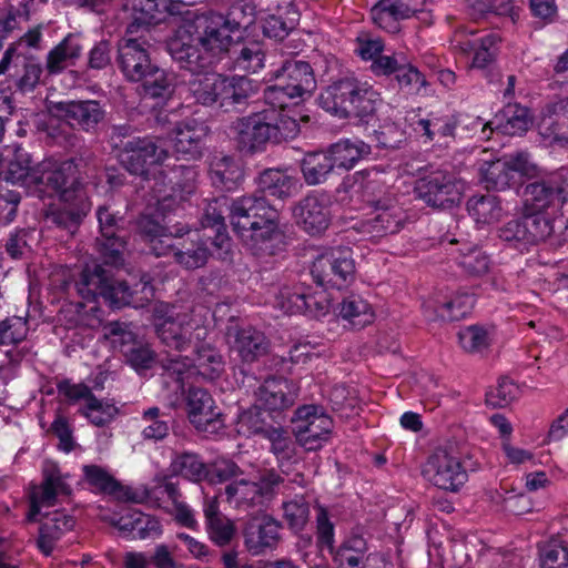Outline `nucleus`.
I'll return each instance as SVG.
<instances>
[{
  "label": "nucleus",
  "mask_w": 568,
  "mask_h": 568,
  "mask_svg": "<svg viewBox=\"0 0 568 568\" xmlns=\"http://www.w3.org/2000/svg\"><path fill=\"white\" fill-rule=\"evenodd\" d=\"M162 144H145L143 148L132 149L123 156L122 162L128 170L135 174H144L148 172L146 166L159 163L165 156Z\"/></svg>",
  "instance_id": "37998d69"
},
{
  "label": "nucleus",
  "mask_w": 568,
  "mask_h": 568,
  "mask_svg": "<svg viewBox=\"0 0 568 568\" xmlns=\"http://www.w3.org/2000/svg\"><path fill=\"white\" fill-rule=\"evenodd\" d=\"M317 284L342 288L354 280L355 262L348 247H338L320 255L312 265Z\"/></svg>",
  "instance_id": "6e6552de"
},
{
  "label": "nucleus",
  "mask_w": 568,
  "mask_h": 568,
  "mask_svg": "<svg viewBox=\"0 0 568 568\" xmlns=\"http://www.w3.org/2000/svg\"><path fill=\"white\" fill-rule=\"evenodd\" d=\"M193 362L196 375L209 381L219 378L225 367L223 356L210 344L196 347Z\"/></svg>",
  "instance_id": "ea45409f"
},
{
  "label": "nucleus",
  "mask_w": 568,
  "mask_h": 568,
  "mask_svg": "<svg viewBox=\"0 0 568 568\" xmlns=\"http://www.w3.org/2000/svg\"><path fill=\"white\" fill-rule=\"evenodd\" d=\"M160 0H126V6L133 10L132 21L126 30L130 34L151 33V29L156 24L155 13L159 12Z\"/></svg>",
  "instance_id": "58836bf2"
},
{
  "label": "nucleus",
  "mask_w": 568,
  "mask_h": 568,
  "mask_svg": "<svg viewBox=\"0 0 568 568\" xmlns=\"http://www.w3.org/2000/svg\"><path fill=\"white\" fill-rule=\"evenodd\" d=\"M501 116L505 123H499L498 129L507 135H521L532 125V115L530 110L518 103H508L501 110Z\"/></svg>",
  "instance_id": "a18cd8bd"
},
{
  "label": "nucleus",
  "mask_w": 568,
  "mask_h": 568,
  "mask_svg": "<svg viewBox=\"0 0 568 568\" xmlns=\"http://www.w3.org/2000/svg\"><path fill=\"white\" fill-rule=\"evenodd\" d=\"M163 368L169 377L175 378L176 389H183L184 381L196 375L193 359L180 355L168 358L163 363Z\"/></svg>",
  "instance_id": "13d9d810"
},
{
  "label": "nucleus",
  "mask_w": 568,
  "mask_h": 568,
  "mask_svg": "<svg viewBox=\"0 0 568 568\" xmlns=\"http://www.w3.org/2000/svg\"><path fill=\"white\" fill-rule=\"evenodd\" d=\"M275 77L280 80V90L288 91V98H302L316 87L313 69L306 61L287 60Z\"/></svg>",
  "instance_id": "6ab92c4d"
},
{
  "label": "nucleus",
  "mask_w": 568,
  "mask_h": 568,
  "mask_svg": "<svg viewBox=\"0 0 568 568\" xmlns=\"http://www.w3.org/2000/svg\"><path fill=\"white\" fill-rule=\"evenodd\" d=\"M227 336L231 352L244 363H253L267 353L266 337L253 327L230 329Z\"/></svg>",
  "instance_id": "a878e982"
},
{
  "label": "nucleus",
  "mask_w": 568,
  "mask_h": 568,
  "mask_svg": "<svg viewBox=\"0 0 568 568\" xmlns=\"http://www.w3.org/2000/svg\"><path fill=\"white\" fill-rule=\"evenodd\" d=\"M79 295L87 301L102 296L111 307H143L154 296L150 277L143 275L141 281L130 288L124 282L113 281L108 272L99 266H87L75 284Z\"/></svg>",
  "instance_id": "f03ea898"
},
{
  "label": "nucleus",
  "mask_w": 568,
  "mask_h": 568,
  "mask_svg": "<svg viewBox=\"0 0 568 568\" xmlns=\"http://www.w3.org/2000/svg\"><path fill=\"white\" fill-rule=\"evenodd\" d=\"M75 520L63 510H55L45 514L44 520L40 527L38 539L39 549L50 556L54 549L55 541L67 531L74 527Z\"/></svg>",
  "instance_id": "7c9ffc66"
},
{
  "label": "nucleus",
  "mask_w": 568,
  "mask_h": 568,
  "mask_svg": "<svg viewBox=\"0 0 568 568\" xmlns=\"http://www.w3.org/2000/svg\"><path fill=\"white\" fill-rule=\"evenodd\" d=\"M87 483L95 490L103 493H113L116 489V481L102 467L97 465H87L83 467Z\"/></svg>",
  "instance_id": "69168bd1"
},
{
  "label": "nucleus",
  "mask_w": 568,
  "mask_h": 568,
  "mask_svg": "<svg viewBox=\"0 0 568 568\" xmlns=\"http://www.w3.org/2000/svg\"><path fill=\"white\" fill-rule=\"evenodd\" d=\"M524 217L527 229L528 244H536L548 239L555 230V214L552 213H526Z\"/></svg>",
  "instance_id": "3c124183"
},
{
  "label": "nucleus",
  "mask_w": 568,
  "mask_h": 568,
  "mask_svg": "<svg viewBox=\"0 0 568 568\" xmlns=\"http://www.w3.org/2000/svg\"><path fill=\"white\" fill-rule=\"evenodd\" d=\"M191 32L195 33L201 47L213 55L227 51L232 45L233 30L229 26L224 14L209 11L196 16L192 21L184 23Z\"/></svg>",
  "instance_id": "f8f14e48"
},
{
  "label": "nucleus",
  "mask_w": 568,
  "mask_h": 568,
  "mask_svg": "<svg viewBox=\"0 0 568 568\" xmlns=\"http://www.w3.org/2000/svg\"><path fill=\"white\" fill-rule=\"evenodd\" d=\"M187 414L190 422L202 432H214L221 425L220 412H217L212 396L202 388L190 389L187 395Z\"/></svg>",
  "instance_id": "5701e85b"
},
{
  "label": "nucleus",
  "mask_w": 568,
  "mask_h": 568,
  "mask_svg": "<svg viewBox=\"0 0 568 568\" xmlns=\"http://www.w3.org/2000/svg\"><path fill=\"white\" fill-rule=\"evenodd\" d=\"M312 304H317L314 297L297 287L285 286L276 294V306L287 314L312 313Z\"/></svg>",
  "instance_id": "09e8293b"
},
{
  "label": "nucleus",
  "mask_w": 568,
  "mask_h": 568,
  "mask_svg": "<svg viewBox=\"0 0 568 568\" xmlns=\"http://www.w3.org/2000/svg\"><path fill=\"white\" fill-rule=\"evenodd\" d=\"M232 132L239 142H270L294 139L298 123L291 118L281 120L280 124H271L263 112L243 116L233 122Z\"/></svg>",
  "instance_id": "0eeeda50"
},
{
  "label": "nucleus",
  "mask_w": 568,
  "mask_h": 568,
  "mask_svg": "<svg viewBox=\"0 0 568 568\" xmlns=\"http://www.w3.org/2000/svg\"><path fill=\"white\" fill-rule=\"evenodd\" d=\"M293 216L297 225L311 235L323 233L331 223V199L327 194L313 192L294 206Z\"/></svg>",
  "instance_id": "4468645a"
},
{
  "label": "nucleus",
  "mask_w": 568,
  "mask_h": 568,
  "mask_svg": "<svg viewBox=\"0 0 568 568\" xmlns=\"http://www.w3.org/2000/svg\"><path fill=\"white\" fill-rule=\"evenodd\" d=\"M562 203L561 189L550 182L529 183L524 190V211L526 213L555 214Z\"/></svg>",
  "instance_id": "b1692460"
},
{
  "label": "nucleus",
  "mask_w": 568,
  "mask_h": 568,
  "mask_svg": "<svg viewBox=\"0 0 568 568\" xmlns=\"http://www.w3.org/2000/svg\"><path fill=\"white\" fill-rule=\"evenodd\" d=\"M49 111L65 120L70 126L85 132L94 131L105 115L102 105L95 100L50 102Z\"/></svg>",
  "instance_id": "f3484780"
},
{
  "label": "nucleus",
  "mask_w": 568,
  "mask_h": 568,
  "mask_svg": "<svg viewBox=\"0 0 568 568\" xmlns=\"http://www.w3.org/2000/svg\"><path fill=\"white\" fill-rule=\"evenodd\" d=\"M260 186L270 195L284 199L298 191L300 182L283 171L270 169L261 174Z\"/></svg>",
  "instance_id": "a19ab883"
},
{
  "label": "nucleus",
  "mask_w": 568,
  "mask_h": 568,
  "mask_svg": "<svg viewBox=\"0 0 568 568\" xmlns=\"http://www.w3.org/2000/svg\"><path fill=\"white\" fill-rule=\"evenodd\" d=\"M103 336L110 341L113 347L123 349L135 345V334L130 329V325L120 322H111L103 326Z\"/></svg>",
  "instance_id": "6e6d98bb"
},
{
  "label": "nucleus",
  "mask_w": 568,
  "mask_h": 568,
  "mask_svg": "<svg viewBox=\"0 0 568 568\" xmlns=\"http://www.w3.org/2000/svg\"><path fill=\"white\" fill-rule=\"evenodd\" d=\"M481 175L486 187L495 191H505L518 184L507 155L486 163L481 169Z\"/></svg>",
  "instance_id": "4c0bfd02"
},
{
  "label": "nucleus",
  "mask_w": 568,
  "mask_h": 568,
  "mask_svg": "<svg viewBox=\"0 0 568 568\" xmlns=\"http://www.w3.org/2000/svg\"><path fill=\"white\" fill-rule=\"evenodd\" d=\"M226 499L234 508L247 510L265 501L255 480H234L225 487Z\"/></svg>",
  "instance_id": "c9c22d12"
},
{
  "label": "nucleus",
  "mask_w": 568,
  "mask_h": 568,
  "mask_svg": "<svg viewBox=\"0 0 568 568\" xmlns=\"http://www.w3.org/2000/svg\"><path fill=\"white\" fill-rule=\"evenodd\" d=\"M27 334V321L22 317L14 316L0 323V343L3 345L18 344Z\"/></svg>",
  "instance_id": "e2e57ef3"
},
{
  "label": "nucleus",
  "mask_w": 568,
  "mask_h": 568,
  "mask_svg": "<svg viewBox=\"0 0 568 568\" xmlns=\"http://www.w3.org/2000/svg\"><path fill=\"white\" fill-rule=\"evenodd\" d=\"M422 475L429 484L447 491H458L467 481L459 458L446 449H437L427 457Z\"/></svg>",
  "instance_id": "1a4fd4ad"
},
{
  "label": "nucleus",
  "mask_w": 568,
  "mask_h": 568,
  "mask_svg": "<svg viewBox=\"0 0 568 568\" xmlns=\"http://www.w3.org/2000/svg\"><path fill=\"white\" fill-rule=\"evenodd\" d=\"M136 82L141 83L144 97L151 99H168L174 91L173 78L155 63Z\"/></svg>",
  "instance_id": "e433bc0d"
},
{
  "label": "nucleus",
  "mask_w": 568,
  "mask_h": 568,
  "mask_svg": "<svg viewBox=\"0 0 568 568\" xmlns=\"http://www.w3.org/2000/svg\"><path fill=\"white\" fill-rule=\"evenodd\" d=\"M172 467L175 473L192 481H200L209 475L205 465L196 455L192 454L178 456L172 463Z\"/></svg>",
  "instance_id": "5fc2aeb1"
},
{
  "label": "nucleus",
  "mask_w": 568,
  "mask_h": 568,
  "mask_svg": "<svg viewBox=\"0 0 568 568\" xmlns=\"http://www.w3.org/2000/svg\"><path fill=\"white\" fill-rule=\"evenodd\" d=\"M298 388L285 378L272 377L258 388V402L270 410H280L292 406L297 398Z\"/></svg>",
  "instance_id": "c85d7f7f"
},
{
  "label": "nucleus",
  "mask_w": 568,
  "mask_h": 568,
  "mask_svg": "<svg viewBox=\"0 0 568 568\" xmlns=\"http://www.w3.org/2000/svg\"><path fill=\"white\" fill-rule=\"evenodd\" d=\"M475 300L466 291H456L447 295H437L434 301L435 312L445 321H458L471 311Z\"/></svg>",
  "instance_id": "72a5a7b5"
},
{
  "label": "nucleus",
  "mask_w": 568,
  "mask_h": 568,
  "mask_svg": "<svg viewBox=\"0 0 568 568\" xmlns=\"http://www.w3.org/2000/svg\"><path fill=\"white\" fill-rule=\"evenodd\" d=\"M82 414L95 426L110 423L118 414V408L109 403L98 399L94 395L81 408Z\"/></svg>",
  "instance_id": "864d4df0"
},
{
  "label": "nucleus",
  "mask_w": 568,
  "mask_h": 568,
  "mask_svg": "<svg viewBox=\"0 0 568 568\" xmlns=\"http://www.w3.org/2000/svg\"><path fill=\"white\" fill-rule=\"evenodd\" d=\"M151 33L130 34L128 30L125 36L118 43V63L120 70L131 82L141 79L154 63L151 61L149 48L151 45Z\"/></svg>",
  "instance_id": "9d476101"
},
{
  "label": "nucleus",
  "mask_w": 568,
  "mask_h": 568,
  "mask_svg": "<svg viewBox=\"0 0 568 568\" xmlns=\"http://www.w3.org/2000/svg\"><path fill=\"white\" fill-rule=\"evenodd\" d=\"M371 152L369 144H332L327 149L334 168L351 169L362 158Z\"/></svg>",
  "instance_id": "603ef678"
},
{
  "label": "nucleus",
  "mask_w": 568,
  "mask_h": 568,
  "mask_svg": "<svg viewBox=\"0 0 568 568\" xmlns=\"http://www.w3.org/2000/svg\"><path fill=\"white\" fill-rule=\"evenodd\" d=\"M154 314L158 336L168 347L183 351L206 336L205 307L178 308L159 305Z\"/></svg>",
  "instance_id": "7ed1b4c3"
},
{
  "label": "nucleus",
  "mask_w": 568,
  "mask_h": 568,
  "mask_svg": "<svg viewBox=\"0 0 568 568\" xmlns=\"http://www.w3.org/2000/svg\"><path fill=\"white\" fill-rule=\"evenodd\" d=\"M539 559L541 568H568V549L551 540L540 548Z\"/></svg>",
  "instance_id": "4d7b16f0"
},
{
  "label": "nucleus",
  "mask_w": 568,
  "mask_h": 568,
  "mask_svg": "<svg viewBox=\"0 0 568 568\" xmlns=\"http://www.w3.org/2000/svg\"><path fill=\"white\" fill-rule=\"evenodd\" d=\"M226 52L235 70L255 73L264 67L265 51L258 41L234 42Z\"/></svg>",
  "instance_id": "2f4dec72"
},
{
  "label": "nucleus",
  "mask_w": 568,
  "mask_h": 568,
  "mask_svg": "<svg viewBox=\"0 0 568 568\" xmlns=\"http://www.w3.org/2000/svg\"><path fill=\"white\" fill-rule=\"evenodd\" d=\"M43 481L39 486H33L29 494L30 510L29 520H37L42 510L54 506L59 496H68L71 488L65 481V477L60 473L55 465H48L43 469Z\"/></svg>",
  "instance_id": "dca6fc26"
},
{
  "label": "nucleus",
  "mask_w": 568,
  "mask_h": 568,
  "mask_svg": "<svg viewBox=\"0 0 568 568\" xmlns=\"http://www.w3.org/2000/svg\"><path fill=\"white\" fill-rule=\"evenodd\" d=\"M254 94L253 81L248 78L221 74L216 104L224 112H240Z\"/></svg>",
  "instance_id": "412c9836"
},
{
  "label": "nucleus",
  "mask_w": 568,
  "mask_h": 568,
  "mask_svg": "<svg viewBox=\"0 0 568 568\" xmlns=\"http://www.w3.org/2000/svg\"><path fill=\"white\" fill-rule=\"evenodd\" d=\"M375 215L363 223L365 233L373 237L397 233L406 221L404 210L390 199L374 202Z\"/></svg>",
  "instance_id": "aec40b11"
},
{
  "label": "nucleus",
  "mask_w": 568,
  "mask_h": 568,
  "mask_svg": "<svg viewBox=\"0 0 568 568\" xmlns=\"http://www.w3.org/2000/svg\"><path fill=\"white\" fill-rule=\"evenodd\" d=\"M416 192L428 205L445 207L459 202L464 184L448 173L435 172L418 181Z\"/></svg>",
  "instance_id": "2eb2a0df"
},
{
  "label": "nucleus",
  "mask_w": 568,
  "mask_h": 568,
  "mask_svg": "<svg viewBox=\"0 0 568 568\" xmlns=\"http://www.w3.org/2000/svg\"><path fill=\"white\" fill-rule=\"evenodd\" d=\"M93 169L82 156L63 162L44 161L40 164V175H33L39 179L36 194L39 197L55 194L60 202H72L79 195H87L82 182Z\"/></svg>",
  "instance_id": "423d86ee"
},
{
  "label": "nucleus",
  "mask_w": 568,
  "mask_h": 568,
  "mask_svg": "<svg viewBox=\"0 0 568 568\" xmlns=\"http://www.w3.org/2000/svg\"><path fill=\"white\" fill-rule=\"evenodd\" d=\"M317 100L321 108L333 115L342 119L354 116L368 123L376 111L379 94L354 78H345L325 88Z\"/></svg>",
  "instance_id": "39448f33"
},
{
  "label": "nucleus",
  "mask_w": 568,
  "mask_h": 568,
  "mask_svg": "<svg viewBox=\"0 0 568 568\" xmlns=\"http://www.w3.org/2000/svg\"><path fill=\"white\" fill-rule=\"evenodd\" d=\"M498 236L501 241L507 242L515 247L529 245L525 217L511 220L504 224L498 230Z\"/></svg>",
  "instance_id": "338daca9"
},
{
  "label": "nucleus",
  "mask_w": 568,
  "mask_h": 568,
  "mask_svg": "<svg viewBox=\"0 0 568 568\" xmlns=\"http://www.w3.org/2000/svg\"><path fill=\"white\" fill-rule=\"evenodd\" d=\"M142 422L145 426L142 429V436L149 440H160L169 434L168 422L160 418V409L152 407L142 415Z\"/></svg>",
  "instance_id": "bf43d9fd"
},
{
  "label": "nucleus",
  "mask_w": 568,
  "mask_h": 568,
  "mask_svg": "<svg viewBox=\"0 0 568 568\" xmlns=\"http://www.w3.org/2000/svg\"><path fill=\"white\" fill-rule=\"evenodd\" d=\"M100 231L101 248L105 256H109L113 263L119 261L121 252L124 250L125 242L116 236L119 217L110 211L106 205L100 206L97 212Z\"/></svg>",
  "instance_id": "473e14b6"
},
{
  "label": "nucleus",
  "mask_w": 568,
  "mask_h": 568,
  "mask_svg": "<svg viewBox=\"0 0 568 568\" xmlns=\"http://www.w3.org/2000/svg\"><path fill=\"white\" fill-rule=\"evenodd\" d=\"M168 50L172 59L193 74L202 73L212 63L213 54L201 47L195 33L183 24L169 41Z\"/></svg>",
  "instance_id": "ddd939ff"
},
{
  "label": "nucleus",
  "mask_w": 568,
  "mask_h": 568,
  "mask_svg": "<svg viewBox=\"0 0 568 568\" xmlns=\"http://www.w3.org/2000/svg\"><path fill=\"white\" fill-rule=\"evenodd\" d=\"M139 230L156 256L172 252L175 262L185 268L202 267L209 258L207 241L197 231L190 233L189 239L176 246L172 241L173 237L181 236L180 232L169 231L149 216L140 219Z\"/></svg>",
  "instance_id": "20e7f679"
},
{
  "label": "nucleus",
  "mask_w": 568,
  "mask_h": 568,
  "mask_svg": "<svg viewBox=\"0 0 568 568\" xmlns=\"http://www.w3.org/2000/svg\"><path fill=\"white\" fill-rule=\"evenodd\" d=\"M203 515L205 519V530L210 540L219 547L230 545L236 535V526L232 519L221 513L216 496H205L203 501Z\"/></svg>",
  "instance_id": "bb28decb"
},
{
  "label": "nucleus",
  "mask_w": 568,
  "mask_h": 568,
  "mask_svg": "<svg viewBox=\"0 0 568 568\" xmlns=\"http://www.w3.org/2000/svg\"><path fill=\"white\" fill-rule=\"evenodd\" d=\"M300 12L293 7L288 6L278 14L268 16L263 23V33L275 40H284L300 22Z\"/></svg>",
  "instance_id": "79ce46f5"
},
{
  "label": "nucleus",
  "mask_w": 568,
  "mask_h": 568,
  "mask_svg": "<svg viewBox=\"0 0 568 568\" xmlns=\"http://www.w3.org/2000/svg\"><path fill=\"white\" fill-rule=\"evenodd\" d=\"M284 518L290 527L300 530L308 520L310 508L303 497H296L283 504Z\"/></svg>",
  "instance_id": "052dcab7"
},
{
  "label": "nucleus",
  "mask_w": 568,
  "mask_h": 568,
  "mask_svg": "<svg viewBox=\"0 0 568 568\" xmlns=\"http://www.w3.org/2000/svg\"><path fill=\"white\" fill-rule=\"evenodd\" d=\"M333 169L334 161L327 150L307 153L302 162L304 178L312 185L322 183Z\"/></svg>",
  "instance_id": "de8ad7c7"
},
{
  "label": "nucleus",
  "mask_w": 568,
  "mask_h": 568,
  "mask_svg": "<svg viewBox=\"0 0 568 568\" xmlns=\"http://www.w3.org/2000/svg\"><path fill=\"white\" fill-rule=\"evenodd\" d=\"M90 209L91 202L88 195H79L72 202H61L60 205L50 204L44 210V221L47 224L55 225L73 234Z\"/></svg>",
  "instance_id": "393cba45"
},
{
  "label": "nucleus",
  "mask_w": 568,
  "mask_h": 568,
  "mask_svg": "<svg viewBox=\"0 0 568 568\" xmlns=\"http://www.w3.org/2000/svg\"><path fill=\"white\" fill-rule=\"evenodd\" d=\"M467 211L475 223L480 226L496 223L505 215L500 199L493 194L471 196L467 201Z\"/></svg>",
  "instance_id": "f704fd0d"
},
{
  "label": "nucleus",
  "mask_w": 568,
  "mask_h": 568,
  "mask_svg": "<svg viewBox=\"0 0 568 568\" xmlns=\"http://www.w3.org/2000/svg\"><path fill=\"white\" fill-rule=\"evenodd\" d=\"M83 44L80 33H69L53 47L45 59L48 74L54 75L63 72L69 65H74L81 57Z\"/></svg>",
  "instance_id": "c756f323"
},
{
  "label": "nucleus",
  "mask_w": 568,
  "mask_h": 568,
  "mask_svg": "<svg viewBox=\"0 0 568 568\" xmlns=\"http://www.w3.org/2000/svg\"><path fill=\"white\" fill-rule=\"evenodd\" d=\"M280 524L268 516L254 518L244 529V544L252 555L274 548L280 541Z\"/></svg>",
  "instance_id": "cd10ccee"
},
{
  "label": "nucleus",
  "mask_w": 568,
  "mask_h": 568,
  "mask_svg": "<svg viewBox=\"0 0 568 568\" xmlns=\"http://www.w3.org/2000/svg\"><path fill=\"white\" fill-rule=\"evenodd\" d=\"M459 344L468 353H476L488 346L487 332L477 326H468L458 333Z\"/></svg>",
  "instance_id": "774afa93"
},
{
  "label": "nucleus",
  "mask_w": 568,
  "mask_h": 568,
  "mask_svg": "<svg viewBox=\"0 0 568 568\" xmlns=\"http://www.w3.org/2000/svg\"><path fill=\"white\" fill-rule=\"evenodd\" d=\"M339 316L355 327L373 323L375 313L372 305L358 295H349L339 305Z\"/></svg>",
  "instance_id": "c03bdc74"
},
{
  "label": "nucleus",
  "mask_w": 568,
  "mask_h": 568,
  "mask_svg": "<svg viewBox=\"0 0 568 568\" xmlns=\"http://www.w3.org/2000/svg\"><path fill=\"white\" fill-rule=\"evenodd\" d=\"M4 161L8 162L7 178L12 185L21 184L33 187L36 193L39 179H33V175H40V164L37 168H31L30 156L17 144H4L0 152V164Z\"/></svg>",
  "instance_id": "4be33fe9"
},
{
  "label": "nucleus",
  "mask_w": 568,
  "mask_h": 568,
  "mask_svg": "<svg viewBox=\"0 0 568 568\" xmlns=\"http://www.w3.org/2000/svg\"><path fill=\"white\" fill-rule=\"evenodd\" d=\"M9 72L13 84L21 93L32 92L40 83L42 65L17 54L14 45H10L0 61V73Z\"/></svg>",
  "instance_id": "a211bd4d"
},
{
  "label": "nucleus",
  "mask_w": 568,
  "mask_h": 568,
  "mask_svg": "<svg viewBox=\"0 0 568 568\" xmlns=\"http://www.w3.org/2000/svg\"><path fill=\"white\" fill-rule=\"evenodd\" d=\"M295 436L298 444L306 450L320 449L333 429L332 418L316 406H303L295 413Z\"/></svg>",
  "instance_id": "9b49d317"
},
{
  "label": "nucleus",
  "mask_w": 568,
  "mask_h": 568,
  "mask_svg": "<svg viewBox=\"0 0 568 568\" xmlns=\"http://www.w3.org/2000/svg\"><path fill=\"white\" fill-rule=\"evenodd\" d=\"M229 219L233 231L253 255L264 257L275 253L281 237L280 214L264 197L234 200Z\"/></svg>",
  "instance_id": "f257e3e1"
},
{
  "label": "nucleus",
  "mask_w": 568,
  "mask_h": 568,
  "mask_svg": "<svg viewBox=\"0 0 568 568\" xmlns=\"http://www.w3.org/2000/svg\"><path fill=\"white\" fill-rule=\"evenodd\" d=\"M507 159L511 165L515 179H535L542 175V170L535 163L526 152L508 154Z\"/></svg>",
  "instance_id": "0e129e2a"
},
{
  "label": "nucleus",
  "mask_w": 568,
  "mask_h": 568,
  "mask_svg": "<svg viewBox=\"0 0 568 568\" xmlns=\"http://www.w3.org/2000/svg\"><path fill=\"white\" fill-rule=\"evenodd\" d=\"M224 17L233 32L245 30L255 21V8L248 3H234Z\"/></svg>",
  "instance_id": "680f3d73"
},
{
  "label": "nucleus",
  "mask_w": 568,
  "mask_h": 568,
  "mask_svg": "<svg viewBox=\"0 0 568 568\" xmlns=\"http://www.w3.org/2000/svg\"><path fill=\"white\" fill-rule=\"evenodd\" d=\"M458 266L469 276H483L488 273L490 260L476 245L464 244L456 256Z\"/></svg>",
  "instance_id": "49530a36"
},
{
  "label": "nucleus",
  "mask_w": 568,
  "mask_h": 568,
  "mask_svg": "<svg viewBox=\"0 0 568 568\" xmlns=\"http://www.w3.org/2000/svg\"><path fill=\"white\" fill-rule=\"evenodd\" d=\"M221 74L204 73L189 82V92L202 105L216 104Z\"/></svg>",
  "instance_id": "8fccbe9b"
}]
</instances>
